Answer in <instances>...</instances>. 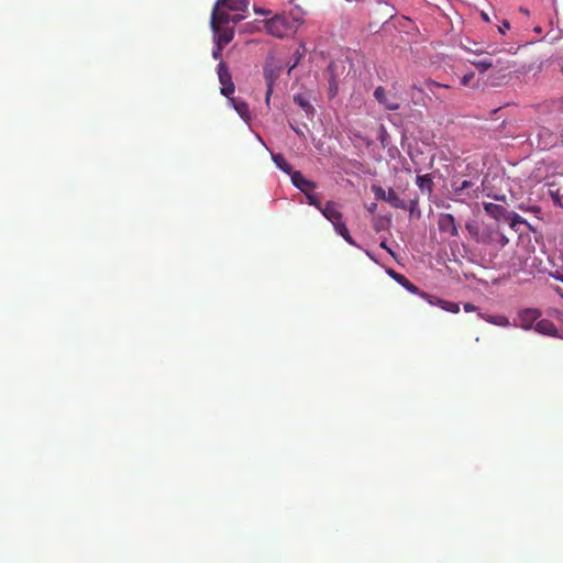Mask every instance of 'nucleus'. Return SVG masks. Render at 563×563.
I'll return each instance as SVG.
<instances>
[{
  "label": "nucleus",
  "instance_id": "473e14b6",
  "mask_svg": "<svg viewBox=\"0 0 563 563\" xmlns=\"http://www.w3.org/2000/svg\"><path fill=\"white\" fill-rule=\"evenodd\" d=\"M224 46H220V44L216 43V47L212 51V57L214 59H220L222 57V49Z\"/></svg>",
  "mask_w": 563,
  "mask_h": 563
},
{
  "label": "nucleus",
  "instance_id": "c85d7f7f",
  "mask_svg": "<svg viewBox=\"0 0 563 563\" xmlns=\"http://www.w3.org/2000/svg\"><path fill=\"white\" fill-rule=\"evenodd\" d=\"M372 191L374 192L376 199L384 201L386 200L387 191L383 187L373 185Z\"/></svg>",
  "mask_w": 563,
  "mask_h": 563
},
{
  "label": "nucleus",
  "instance_id": "a211bd4d",
  "mask_svg": "<svg viewBox=\"0 0 563 563\" xmlns=\"http://www.w3.org/2000/svg\"><path fill=\"white\" fill-rule=\"evenodd\" d=\"M385 201H387L394 208L404 210L407 209V203L399 198V196L393 188L388 189Z\"/></svg>",
  "mask_w": 563,
  "mask_h": 563
},
{
  "label": "nucleus",
  "instance_id": "2eb2a0df",
  "mask_svg": "<svg viewBox=\"0 0 563 563\" xmlns=\"http://www.w3.org/2000/svg\"><path fill=\"white\" fill-rule=\"evenodd\" d=\"M484 209L490 217L498 221L505 220L507 214V210L503 206L492 202L485 203Z\"/></svg>",
  "mask_w": 563,
  "mask_h": 563
},
{
  "label": "nucleus",
  "instance_id": "4468645a",
  "mask_svg": "<svg viewBox=\"0 0 563 563\" xmlns=\"http://www.w3.org/2000/svg\"><path fill=\"white\" fill-rule=\"evenodd\" d=\"M213 34L216 37V43L220 44V46H225L232 41L234 30L232 27L223 26L219 29L218 33Z\"/></svg>",
  "mask_w": 563,
  "mask_h": 563
},
{
  "label": "nucleus",
  "instance_id": "f8f14e48",
  "mask_svg": "<svg viewBox=\"0 0 563 563\" xmlns=\"http://www.w3.org/2000/svg\"><path fill=\"white\" fill-rule=\"evenodd\" d=\"M320 211L332 224L342 220V213L338 209V205L333 201H328Z\"/></svg>",
  "mask_w": 563,
  "mask_h": 563
},
{
  "label": "nucleus",
  "instance_id": "39448f33",
  "mask_svg": "<svg viewBox=\"0 0 563 563\" xmlns=\"http://www.w3.org/2000/svg\"><path fill=\"white\" fill-rule=\"evenodd\" d=\"M218 77L221 84V93L230 98L234 93L235 87L229 67L224 62H220L218 65Z\"/></svg>",
  "mask_w": 563,
  "mask_h": 563
},
{
  "label": "nucleus",
  "instance_id": "09e8293b",
  "mask_svg": "<svg viewBox=\"0 0 563 563\" xmlns=\"http://www.w3.org/2000/svg\"><path fill=\"white\" fill-rule=\"evenodd\" d=\"M556 279L561 280L563 283V275L562 276H558Z\"/></svg>",
  "mask_w": 563,
  "mask_h": 563
},
{
  "label": "nucleus",
  "instance_id": "9d476101",
  "mask_svg": "<svg viewBox=\"0 0 563 563\" xmlns=\"http://www.w3.org/2000/svg\"><path fill=\"white\" fill-rule=\"evenodd\" d=\"M534 331L549 336H560L562 338L561 332L556 329L554 323L548 319H538Z\"/></svg>",
  "mask_w": 563,
  "mask_h": 563
},
{
  "label": "nucleus",
  "instance_id": "ea45409f",
  "mask_svg": "<svg viewBox=\"0 0 563 563\" xmlns=\"http://www.w3.org/2000/svg\"><path fill=\"white\" fill-rule=\"evenodd\" d=\"M498 235H499V241H500L501 245H505L508 243V239L505 235H503V234H498Z\"/></svg>",
  "mask_w": 563,
  "mask_h": 563
},
{
  "label": "nucleus",
  "instance_id": "393cba45",
  "mask_svg": "<svg viewBox=\"0 0 563 563\" xmlns=\"http://www.w3.org/2000/svg\"><path fill=\"white\" fill-rule=\"evenodd\" d=\"M295 103H297L300 108H302L307 113L313 111V107L309 103V101L301 95H296L294 97Z\"/></svg>",
  "mask_w": 563,
  "mask_h": 563
},
{
  "label": "nucleus",
  "instance_id": "7ed1b4c3",
  "mask_svg": "<svg viewBox=\"0 0 563 563\" xmlns=\"http://www.w3.org/2000/svg\"><path fill=\"white\" fill-rule=\"evenodd\" d=\"M244 19L241 14H235L232 18L228 12L219 10V7H214L211 15V29L213 33H218L220 27L225 26L230 21L238 23Z\"/></svg>",
  "mask_w": 563,
  "mask_h": 563
},
{
  "label": "nucleus",
  "instance_id": "423d86ee",
  "mask_svg": "<svg viewBox=\"0 0 563 563\" xmlns=\"http://www.w3.org/2000/svg\"><path fill=\"white\" fill-rule=\"evenodd\" d=\"M548 187L554 203L563 208V174L550 178L548 180Z\"/></svg>",
  "mask_w": 563,
  "mask_h": 563
},
{
  "label": "nucleus",
  "instance_id": "4be33fe9",
  "mask_svg": "<svg viewBox=\"0 0 563 563\" xmlns=\"http://www.w3.org/2000/svg\"><path fill=\"white\" fill-rule=\"evenodd\" d=\"M390 275L397 283H399L401 286H404L409 291H411L413 294L418 291V288L411 282H409L402 274L391 271Z\"/></svg>",
  "mask_w": 563,
  "mask_h": 563
},
{
  "label": "nucleus",
  "instance_id": "b1692460",
  "mask_svg": "<svg viewBox=\"0 0 563 563\" xmlns=\"http://www.w3.org/2000/svg\"><path fill=\"white\" fill-rule=\"evenodd\" d=\"M479 185H483V181L479 179V176L473 177L470 180L465 179L460 185V191L468 189V188H473V187L478 189Z\"/></svg>",
  "mask_w": 563,
  "mask_h": 563
},
{
  "label": "nucleus",
  "instance_id": "cd10ccee",
  "mask_svg": "<svg viewBox=\"0 0 563 563\" xmlns=\"http://www.w3.org/2000/svg\"><path fill=\"white\" fill-rule=\"evenodd\" d=\"M306 195V198H307V201L310 206H313L316 207L317 209L321 210L322 209V205H321V201L319 200L318 196L317 195H313V194H310V191H308Z\"/></svg>",
  "mask_w": 563,
  "mask_h": 563
},
{
  "label": "nucleus",
  "instance_id": "e433bc0d",
  "mask_svg": "<svg viewBox=\"0 0 563 563\" xmlns=\"http://www.w3.org/2000/svg\"><path fill=\"white\" fill-rule=\"evenodd\" d=\"M520 209L521 210L531 211L533 213H539L541 211L540 208L537 207V206H533V207H530V208H525L523 206H520Z\"/></svg>",
  "mask_w": 563,
  "mask_h": 563
},
{
  "label": "nucleus",
  "instance_id": "72a5a7b5",
  "mask_svg": "<svg viewBox=\"0 0 563 563\" xmlns=\"http://www.w3.org/2000/svg\"><path fill=\"white\" fill-rule=\"evenodd\" d=\"M335 232L340 235L341 232L344 231V229H347L345 223L342 220H339L338 222L333 223Z\"/></svg>",
  "mask_w": 563,
  "mask_h": 563
},
{
  "label": "nucleus",
  "instance_id": "1a4fd4ad",
  "mask_svg": "<svg viewBox=\"0 0 563 563\" xmlns=\"http://www.w3.org/2000/svg\"><path fill=\"white\" fill-rule=\"evenodd\" d=\"M537 136L538 146L541 150H548L550 147H553L558 143V135L547 128H540L538 130Z\"/></svg>",
  "mask_w": 563,
  "mask_h": 563
},
{
  "label": "nucleus",
  "instance_id": "ddd939ff",
  "mask_svg": "<svg viewBox=\"0 0 563 563\" xmlns=\"http://www.w3.org/2000/svg\"><path fill=\"white\" fill-rule=\"evenodd\" d=\"M249 0H218L217 7H225L231 11L245 12L249 8Z\"/></svg>",
  "mask_w": 563,
  "mask_h": 563
},
{
  "label": "nucleus",
  "instance_id": "bb28decb",
  "mask_svg": "<svg viewBox=\"0 0 563 563\" xmlns=\"http://www.w3.org/2000/svg\"><path fill=\"white\" fill-rule=\"evenodd\" d=\"M265 77L267 80V91H266V96H265V101L268 104L272 92H273L274 79H273V76L271 74L268 75L266 70H265Z\"/></svg>",
  "mask_w": 563,
  "mask_h": 563
},
{
  "label": "nucleus",
  "instance_id": "c03bdc74",
  "mask_svg": "<svg viewBox=\"0 0 563 563\" xmlns=\"http://www.w3.org/2000/svg\"><path fill=\"white\" fill-rule=\"evenodd\" d=\"M375 209H376V203H373V205L369 207V211H371V212H373Z\"/></svg>",
  "mask_w": 563,
  "mask_h": 563
},
{
  "label": "nucleus",
  "instance_id": "a878e982",
  "mask_svg": "<svg viewBox=\"0 0 563 563\" xmlns=\"http://www.w3.org/2000/svg\"><path fill=\"white\" fill-rule=\"evenodd\" d=\"M407 209L409 210L411 216L420 217L421 212L419 210V198L415 197L409 200V203L407 205Z\"/></svg>",
  "mask_w": 563,
  "mask_h": 563
},
{
  "label": "nucleus",
  "instance_id": "58836bf2",
  "mask_svg": "<svg viewBox=\"0 0 563 563\" xmlns=\"http://www.w3.org/2000/svg\"><path fill=\"white\" fill-rule=\"evenodd\" d=\"M475 309H476V307H475V306H473L472 303H465V305H464V310H465L466 312L474 311Z\"/></svg>",
  "mask_w": 563,
  "mask_h": 563
},
{
  "label": "nucleus",
  "instance_id": "5701e85b",
  "mask_svg": "<svg viewBox=\"0 0 563 563\" xmlns=\"http://www.w3.org/2000/svg\"><path fill=\"white\" fill-rule=\"evenodd\" d=\"M430 303L431 305H438L440 306L442 309L449 311V312H457V303L455 302H451V301H446V300H443V299H439V298H435V300H430Z\"/></svg>",
  "mask_w": 563,
  "mask_h": 563
},
{
  "label": "nucleus",
  "instance_id": "c756f323",
  "mask_svg": "<svg viewBox=\"0 0 563 563\" xmlns=\"http://www.w3.org/2000/svg\"><path fill=\"white\" fill-rule=\"evenodd\" d=\"M466 230L473 235L476 240H479V227L476 223H467Z\"/></svg>",
  "mask_w": 563,
  "mask_h": 563
},
{
  "label": "nucleus",
  "instance_id": "49530a36",
  "mask_svg": "<svg viewBox=\"0 0 563 563\" xmlns=\"http://www.w3.org/2000/svg\"><path fill=\"white\" fill-rule=\"evenodd\" d=\"M560 321H561V323L563 324V314L560 317ZM561 334H562V338H563V330H562V333H561Z\"/></svg>",
  "mask_w": 563,
  "mask_h": 563
},
{
  "label": "nucleus",
  "instance_id": "79ce46f5",
  "mask_svg": "<svg viewBox=\"0 0 563 563\" xmlns=\"http://www.w3.org/2000/svg\"><path fill=\"white\" fill-rule=\"evenodd\" d=\"M254 11H255L256 13H260V14H266V13H267L265 10L260 9V8H256V7H254Z\"/></svg>",
  "mask_w": 563,
  "mask_h": 563
},
{
  "label": "nucleus",
  "instance_id": "f257e3e1",
  "mask_svg": "<svg viewBox=\"0 0 563 563\" xmlns=\"http://www.w3.org/2000/svg\"><path fill=\"white\" fill-rule=\"evenodd\" d=\"M461 48L464 52L465 56H460V59L471 63L478 69L479 73H484L488 68L493 67L494 63L490 57L485 56L479 59L472 58L473 55L479 56L484 52V47L482 44L473 43L472 46L463 45Z\"/></svg>",
  "mask_w": 563,
  "mask_h": 563
},
{
  "label": "nucleus",
  "instance_id": "de8ad7c7",
  "mask_svg": "<svg viewBox=\"0 0 563 563\" xmlns=\"http://www.w3.org/2000/svg\"><path fill=\"white\" fill-rule=\"evenodd\" d=\"M521 12L525 13V14H529V11L526 10V9H521Z\"/></svg>",
  "mask_w": 563,
  "mask_h": 563
},
{
  "label": "nucleus",
  "instance_id": "7c9ffc66",
  "mask_svg": "<svg viewBox=\"0 0 563 563\" xmlns=\"http://www.w3.org/2000/svg\"><path fill=\"white\" fill-rule=\"evenodd\" d=\"M426 86L427 88L432 92V93H435V89H439V88H442L443 86L440 85L439 82L437 81H433V80H428L426 82Z\"/></svg>",
  "mask_w": 563,
  "mask_h": 563
},
{
  "label": "nucleus",
  "instance_id": "dca6fc26",
  "mask_svg": "<svg viewBox=\"0 0 563 563\" xmlns=\"http://www.w3.org/2000/svg\"><path fill=\"white\" fill-rule=\"evenodd\" d=\"M504 221L507 222L509 224V227L514 230H519V227L522 224L530 228V224L522 217H520L518 213L512 212V211H507V214H506Z\"/></svg>",
  "mask_w": 563,
  "mask_h": 563
},
{
  "label": "nucleus",
  "instance_id": "aec40b11",
  "mask_svg": "<svg viewBox=\"0 0 563 563\" xmlns=\"http://www.w3.org/2000/svg\"><path fill=\"white\" fill-rule=\"evenodd\" d=\"M479 318L486 320L487 322L492 323V324H495V325H498V327H508L510 325V322L508 320L507 317L503 316V314H495V316H492V314H483V313H478Z\"/></svg>",
  "mask_w": 563,
  "mask_h": 563
},
{
  "label": "nucleus",
  "instance_id": "2f4dec72",
  "mask_svg": "<svg viewBox=\"0 0 563 563\" xmlns=\"http://www.w3.org/2000/svg\"><path fill=\"white\" fill-rule=\"evenodd\" d=\"M350 245H356L355 241L353 240V238L351 236L350 232L347 229H344L343 232H341L340 234Z\"/></svg>",
  "mask_w": 563,
  "mask_h": 563
},
{
  "label": "nucleus",
  "instance_id": "37998d69",
  "mask_svg": "<svg viewBox=\"0 0 563 563\" xmlns=\"http://www.w3.org/2000/svg\"><path fill=\"white\" fill-rule=\"evenodd\" d=\"M481 15L483 16V19H484L485 21H488V20H489L486 13L481 12Z\"/></svg>",
  "mask_w": 563,
  "mask_h": 563
},
{
  "label": "nucleus",
  "instance_id": "6ab92c4d",
  "mask_svg": "<svg viewBox=\"0 0 563 563\" xmlns=\"http://www.w3.org/2000/svg\"><path fill=\"white\" fill-rule=\"evenodd\" d=\"M229 99L232 102V104H233L235 111L239 113V115L243 120L249 121L251 119V117H250L247 103L244 101H241V100H235L234 98H232V96Z\"/></svg>",
  "mask_w": 563,
  "mask_h": 563
},
{
  "label": "nucleus",
  "instance_id": "a18cd8bd",
  "mask_svg": "<svg viewBox=\"0 0 563 563\" xmlns=\"http://www.w3.org/2000/svg\"><path fill=\"white\" fill-rule=\"evenodd\" d=\"M380 247H383V249H387L386 242H382V243H380Z\"/></svg>",
  "mask_w": 563,
  "mask_h": 563
},
{
  "label": "nucleus",
  "instance_id": "9b49d317",
  "mask_svg": "<svg viewBox=\"0 0 563 563\" xmlns=\"http://www.w3.org/2000/svg\"><path fill=\"white\" fill-rule=\"evenodd\" d=\"M291 183L295 187H297L300 191L303 194H307L308 191H311L316 188V184L307 178L303 177V175L295 170L291 175Z\"/></svg>",
  "mask_w": 563,
  "mask_h": 563
},
{
  "label": "nucleus",
  "instance_id": "f704fd0d",
  "mask_svg": "<svg viewBox=\"0 0 563 563\" xmlns=\"http://www.w3.org/2000/svg\"><path fill=\"white\" fill-rule=\"evenodd\" d=\"M473 78H474V74H464L461 79V84L464 86H468V85H471V81L473 80Z\"/></svg>",
  "mask_w": 563,
  "mask_h": 563
},
{
  "label": "nucleus",
  "instance_id": "a19ab883",
  "mask_svg": "<svg viewBox=\"0 0 563 563\" xmlns=\"http://www.w3.org/2000/svg\"><path fill=\"white\" fill-rule=\"evenodd\" d=\"M299 58H300V55L298 54V57L296 58L295 63L289 68V73L297 66Z\"/></svg>",
  "mask_w": 563,
  "mask_h": 563
},
{
  "label": "nucleus",
  "instance_id": "6e6552de",
  "mask_svg": "<svg viewBox=\"0 0 563 563\" xmlns=\"http://www.w3.org/2000/svg\"><path fill=\"white\" fill-rule=\"evenodd\" d=\"M439 230L441 233H446L454 236L457 232L455 218L450 213H441L438 221Z\"/></svg>",
  "mask_w": 563,
  "mask_h": 563
},
{
  "label": "nucleus",
  "instance_id": "20e7f679",
  "mask_svg": "<svg viewBox=\"0 0 563 563\" xmlns=\"http://www.w3.org/2000/svg\"><path fill=\"white\" fill-rule=\"evenodd\" d=\"M541 317V312L534 308L522 309L518 312V317L514 322V325L520 327L525 330L534 329L538 319Z\"/></svg>",
  "mask_w": 563,
  "mask_h": 563
},
{
  "label": "nucleus",
  "instance_id": "f03ea898",
  "mask_svg": "<svg viewBox=\"0 0 563 563\" xmlns=\"http://www.w3.org/2000/svg\"><path fill=\"white\" fill-rule=\"evenodd\" d=\"M265 29L268 34L277 38L286 37L294 31L290 20L286 15L280 14L266 20Z\"/></svg>",
  "mask_w": 563,
  "mask_h": 563
},
{
  "label": "nucleus",
  "instance_id": "c9c22d12",
  "mask_svg": "<svg viewBox=\"0 0 563 563\" xmlns=\"http://www.w3.org/2000/svg\"><path fill=\"white\" fill-rule=\"evenodd\" d=\"M510 29V24L507 21H504L503 24L498 27L501 34H505L506 30Z\"/></svg>",
  "mask_w": 563,
  "mask_h": 563
},
{
  "label": "nucleus",
  "instance_id": "4c0bfd02",
  "mask_svg": "<svg viewBox=\"0 0 563 563\" xmlns=\"http://www.w3.org/2000/svg\"><path fill=\"white\" fill-rule=\"evenodd\" d=\"M290 128L294 130V132H295L297 135L302 136V137L305 136L303 131H302L300 128L295 126V125H292V124H290Z\"/></svg>",
  "mask_w": 563,
  "mask_h": 563
},
{
  "label": "nucleus",
  "instance_id": "412c9836",
  "mask_svg": "<svg viewBox=\"0 0 563 563\" xmlns=\"http://www.w3.org/2000/svg\"><path fill=\"white\" fill-rule=\"evenodd\" d=\"M272 159L275 165L283 172L288 175H291L295 170L292 166L287 162V159L282 154H272Z\"/></svg>",
  "mask_w": 563,
  "mask_h": 563
},
{
  "label": "nucleus",
  "instance_id": "0eeeda50",
  "mask_svg": "<svg viewBox=\"0 0 563 563\" xmlns=\"http://www.w3.org/2000/svg\"><path fill=\"white\" fill-rule=\"evenodd\" d=\"M374 98L378 103L384 106L386 110L396 111L400 108L398 98L395 95L388 96L385 88L382 86L376 87L374 90Z\"/></svg>",
  "mask_w": 563,
  "mask_h": 563
},
{
  "label": "nucleus",
  "instance_id": "f3484780",
  "mask_svg": "<svg viewBox=\"0 0 563 563\" xmlns=\"http://www.w3.org/2000/svg\"><path fill=\"white\" fill-rule=\"evenodd\" d=\"M416 184L418 185L419 189L422 194H426L428 196L432 192L433 181L429 174L426 175H418L416 179Z\"/></svg>",
  "mask_w": 563,
  "mask_h": 563
}]
</instances>
